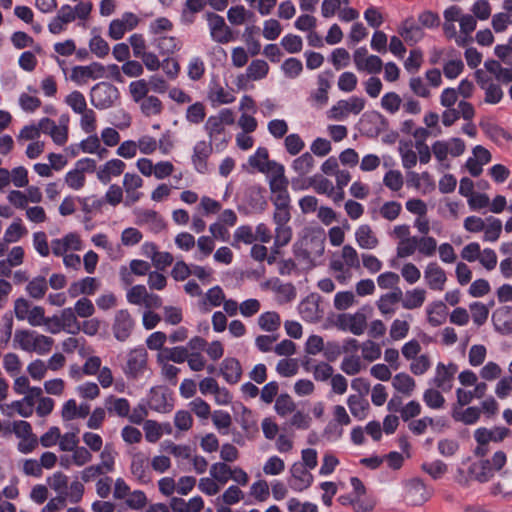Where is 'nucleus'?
<instances>
[{
	"mask_svg": "<svg viewBox=\"0 0 512 512\" xmlns=\"http://www.w3.org/2000/svg\"><path fill=\"white\" fill-rule=\"evenodd\" d=\"M234 123L235 114L230 108H223L216 115H211L206 120L204 129L216 151H223L226 148L230 139L226 126Z\"/></svg>",
	"mask_w": 512,
	"mask_h": 512,
	"instance_id": "1",
	"label": "nucleus"
},
{
	"mask_svg": "<svg viewBox=\"0 0 512 512\" xmlns=\"http://www.w3.org/2000/svg\"><path fill=\"white\" fill-rule=\"evenodd\" d=\"M14 343L22 351L46 355L51 351L54 340L35 330H17L14 334Z\"/></svg>",
	"mask_w": 512,
	"mask_h": 512,
	"instance_id": "2",
	"label": "nucleus"
},
{
	"mask_svg": "<svg viewBox=\"0 0 512 512\" xmlns=\"http://www.w3.org/2000/svg\"><path fill=\"white\" fill-rule=\"evenodd\" d=\"M360 268L358 252L351 245H344L339 258H334L330 262L336 280L341 284H346L352 279V269Z\"/></svg>",
	"mask_w": 512,
	"mask_h": 512,
	"instance_id": "3",
	"label": "nucleus"
},
{
	"mask_svg": "<svg viewBox=\"0 0 512 512\" xmlns=\"http://www.w3.org/2000/svg\"><path fill=\"white\" fill-rule=\"evenodd\" d=\"M148 369V353L144 347L129 350L122 365V372L128 379L138 380Z\"/></svg>",
	"mask_w": 512,
	"mask_h": 512,
	"instance_id": "4",
	"label": "nucleus"
},
{
	"mask_svg": "<svg viewBox=\"0 0 512 512\" xmlns=\"http://www.w3.org/2000/svg\"><path fill=\"white\" fill-rule=\"evenodd\" d=\"M465 143L460 138H450L448 140H437L432 146L431 150L439 162L444 168H449L448 156L459 157L465 152Z\"/></svg>",
	"mask_w": 512,
	"mask_h": 512,
	"instance_id": "5",
	"label": "nucleus"
},
{
	"mask_svg": "<svg viewBox=\"0 0 512 512\" xmlns=\"http://www.w3.org/2000/svg\"><path fill=\"white\" fill-rule=\"evenodd\" d=\"M96 170V161L92 158H81L64 176L65 184L74 191L81 190L86 184V173Z\"/></svg>",
	"mask_w": 512,
	"mask_h": 512,
	"instance_id": "6",
	"label": "nucleus"
},
{
	"mask_svg": "<svg viewBox=\"0 0 512 512\" xmlns=\"http://www.w3.org/2000/svg\"><path fill=\"white\" fill-rule=\"evenodd\" d=\"M368 307H362L355 313H343L337 316L335 326L344 332H350L353 335L360 336L367 329Z\"/></svg>",
	"mask_w": 512,
	"mask_h": 512,
	"instance_id": "7",
	"label": "nucleus"
},
{
	"mask_svg": "<svg viewBox=\"0 0 512 512\" xmlns=\"http://www.w3.org/2000/svg\"><path fill=\"white\" fill-rule=\"evenodd\" d=\"M294 255L304 262H311L312 258L320 257L324 252V234L319 232L311 238L305 237L293 246Z\"/></svg>",
	"mask_w": 512,
	"mask_h": 512,
	"instance_id": "8",
	"label": "nucleus"
},
{
	"mask_svg": "<svg viewBox=\"0 0 512 512\" xmlns=\"http://www.w3.org/2000/svg\"><path fill=\"white\" fill-rule=\"evenodd\" d=\"M366 101L359 96H351L337 101L328 111V118L336 121H344L350 115H358L365 108Z\"/></svg>",
	"mask_w": 512,
	"mask_h": 512,
	"instance_id": "9",
	"label": "nucleus"
},
{
	"mask_svg": "<svg viewBox=\"0 0 512 512\" xmlns=\"http://www.w3.org/2000/svg\"><path fill=\"white\" fill-rule=\"evenodd\" d=\"M118 99V89L114 85L106 82L96 84L90 92V102L99 110H105L112 107Z\"/></svg>",
	"mask_w": 512,
	"mask_h": 512,
	"instance_id": "10",
	"label": "nucleus"
},
{
	"mask_svg": "<svg viewBox=\"0 0 512 512\" xmlns=\"http://www.w3.org/2000/svg\"><path fill=\"white\" fill-rule=\"evenodd\" d=\"M510 434V430L506 427H493L491 429L488 428H478L474 432V438L478 444L475 449V454L478 456H484L488 452L487 445L490 442L500 443L502 442L508 435Z\"/></svg>",
	"mask_w": 512,
	"mask_h": 512,
	"instance_id": "11",
	"label": "nucleus"
},
{
	"mask_svg": "<svg viewBox=\"0 0 512 512\" xmlns=\"http://www.w3.org/2000/svg\"><path fill=\"white\" fill-rule=\"evenodd\" d=\"M44 312L43 307L32 305L25 298H18L14 302L15 317L19 321H27L33 327L42 326Z\"/></svg>",
	"mask_w": 512,
	"mask_h": 512,
	"instance_id": "12",
	"label": "nucleus"
},
{
	"mask_svg": "<svg viewBox=\"0 0 512 512\" xmlns=\"http://www.w3.org/2000/svg\"><path fill=\"white\" fill-rule=\"evenodd\" d=\"M206 20L210 37L214 42L226 44L233 39L232 30L222 16L215 13H207Z\"/></svg>",
	"mask_w": 512,
	"mask_h": 512,
	"instance_id": "13",
	"label": "nucleus"
},
{
	"mask_svg": "<svg viewBox=\"0 0 512 512\" xmlns=\"http://www.w3.org/2000/svg\"><path fill=\"white\" fill-rule=\"evenodd\" d=\"M457 371L458 367L455 363L444 364L439 362L435 367L431 384L443 392H449L453 388L454 377Z\"/></svg>",
	"mask_w": 512,
	"mask_h": 512,
	"instance_id": "14",
	"label": "nucleus"
},
{
	"mask_svg": "<svg viewBox=\"0 0 512 512\" xmlns=\"http://www.w3.org/2000/svg\"><path fill=\"white\" fill-rule=\"evenodd\" d=\"M139 17L132 12H125L120 18L110 22L108 35L113 40H120L124 35L135 29L139 25Z\"/></svg>",
	"mask_w": 512,
	"mask_h": 512,
	"instance_id": "15",
	"label": "nucleus"
},
{
	"mask_svg": "<svg viewBox=\"0 0 512 512\" xmlns=\"http://www.w3.org/2000/svg\"><path fill=\"white\" fill-rule=\"evenodd\" d=\"M432 496V490L420 479H411L404 484V498L412 505H421Z\"/></svg>",
	"mask_w": 512,
	"mask_h": 512,
	"instance_id": "16",
	"label": "nucleus"
},
{
	"mask_svg": "<svg viewBox=\"0 0 512 512\" xmlns=\"http://www.w3.org/2000/svg\"><path fill=\"white\" fill-rule=\"evenodd\" d=\"M289 473L288 485L295 492L307 490L314 481L311 470L305 468L300 462L293 463Z\"/></svg>",
	"mask_w": 512,
	"mask_h": 512,
	"instance_id": "17",
	"label": "nucleus"
},
{
	"mask_svg": "<svg viewBox=\"0 0 512 512\" xmlns=\"http://www.w3.org/2000/svg\"><path fill=\"white\" fill-rule=\"evenodd\" d=\"M50 246L52 253L60 257V255H64L65 253L82 250L83 242L78 233L70 232L61 238L53 239Z\"/></svg>",
	"mask_w": 512,
	"mask_h": 512,
	"instance_id": "18",
	"label": "nucleus"
},
{
	"mask_svg": "<svg viewBox=\"0 0 512 512\" xmlns=\"http://www.w3.org/2000/svg\"><path fill=\"white\" fill-rule=\"evenodd\" d=\"M353 60L358 71L377 74L382 70L383 62L376 55H368L366 48H358L353 53Z\"/></svg>",
	"mask_w": 512,
	"mask_h": 512,
	"instance_id": "19",
	"label": "nucleus"
},
{
	"mask_svg": "<svg viewBox=\"0 0 512 512\" xmlns=\"http://www.w3.org/2000/svg\"><path fill=\"white\" fill-rule=\"evenodd\" d=\"M134 320L127 309L115 313L112 325L114 337L121 342L126 341L134 329Z\"/></svg>",
	"mask_w": 512,
	"mask_h": 512,
	"instance_id": "20",
	"label": "nucleus"
},
{
	"mask_svg": "<svg viewBox=\"0 0 512 512\" xmlns=\"http://www.w3.org/2000/svg\"><path fill=\"white\" fill-rule=\"evenodd\" d=\"M105 76V67L98 62L86 66H75L72 68L70 79L81 85L88 80H96Z\"/></svg>",
	"mask_w": 512,
	"mask_h": 512,
	"instance_id": "21",
	"label": "nucleus"
},
{
	"mask_svg": "<svg viewBox=\"0 0 512 512\" xmlns=\"http://www.w3.org/2000/svg\"><path fill=\"white\" fill-rule=\"evenodd\" d=\"M424 280L429 289L443 291L447 282V275L437 262L431 261L424 268Z\"/></svg>",
	"mask_w": 512,
	"mask_h": 512,
	"instance_id": "22",
	"label": "nucleus"
},
{
	"mask_svg": "<svg viewBox=\"0 0 512 512\" xmlns=\"http://www.w3.org/2000/svg\"><path fill=\"white\" fill-rule=\"evenodd\" d=\"M207 99L213 107L229 105L235 102L234 90L223 87L217 81H211L208 86Z\"/></svg>",
	"mask_w": 512,
	"mask_h": 512,
	"instance_id": "23",
	"label": "nucleus"
},
{
	"mask_svg": "<svg viewBox=\"0 0 512 512\" xmlns=\"http://www.w3.org/2000/svg\"><path fill=\"white\" fill-rule=\"evenodd\" d=\"M147 405L150 409L160 413H167L173 408L172 399L168 391L161 386L150 389Z\"/></svg>",
	"mask_w": 512,
	"mask_h": 512,
	"instance_id": "24",
	"label": "nucleus"
},
{
	"mask_svg": "<svg viewBox=\"0 0 512 512\" xmlns=\"http://www.w3.org/2000/svg\"><path fill=\"white\" fill-rule=\"evenodd\" d=\"M213 148L214 144L211 141L207 142L205 140L198 141L194 145L191 160L198 173L204 174L208 171L207 160Z\"/></svg>",
	"mask_w": 512,
	"mask_h": 512,
	"instance_id": "25",
	"label": "nucleus"
},
{
	"mask_svg": "<svg viewBox=\"0 0 512 512\" xmlns=\"http://www.w3.org/2000/svg\"><path fill=\"white\" fill-rule=\"evenodd\" d=\"M332 74L329 72L321 73L317 78V89L311 92L309 100L313 106L323 107L328 102V91L331 88L330 79Z\"/></svg>",
	"mask_w": 512,
	"mask_h": 512,
	"instance_id": "26",
	"label": "nucleus"
},
{
	"mask_svg": "<svg viewBox=\"0 0 512 512\" xmlns=\"http://www.w3.org/2000/svg\"><path fill=\"white\" fill-rule=\"evenodd\" d=\"M126 168V164L117 158L106 161L103 165L96 167L97 179L102 184H108L113 177L120 176Z\"/></svg>",
	"mask_w": 512,
	"mask_h": 512,
	"instance_id": "27",
	"label": "nucleus"
},
{
	"mask_svg": "<svg viewBox=\"0 0 512 512\" xmlns=\"http://www.w3.org/2000/svg\"><path fill=\"white\" fill-rule=\"evenodd\" d=\"M403 292L400 288L394 289L392 292L383 294L376 301V306L384 317H391L397 311V304L402 299Z\"/></svg>",
	"mask_w": 512,
	"mask_h": 512,
	"instance_id": "28",
	"label": "nucleus"
},
{
	"mask_svg": "<svg viewBox=\"0 0 512 512\" xmlns=\"http://www.w3.org/2000/svg\"><path fill=\"white\" fill-rule=\"evenodd\" d=\"M357 245L366 250H374L379 246V239L369 224H361L355 229Z\"/></svg>",
	"mask_w": 512,
	"mask_h": 512,
	"instance_id": "29",
	"label": "nucleus"
},
{
	"mask_svg": "<svg viewBox=\"0 0 512 512\" xmlns=\"http://www.w3.org/2000/svg\"><path fill=\"white\" fill-rule=\"evenodd\" d=\"M248 165L261 173L269 174L272 165H280L276 161L269 160V152L265 147H258L254 154L248 158Z\"/></svg>",
	"mask_w": 512,
	"mask_h": 512,
	"instance_id": "30",
	"label": "nucleus"
},
{
	"mask_svg": "<svg viewBox=\"0 0 512 512\" xmlns=\"http://www.w3.org/2000/svg\"><path fill=\"white\" fill-rule=\"evenodd\" d=\"M99 281L94 277H85L70 284L67 292L71 298L80 295H93L99 289Z\"/></svg>",
	"mask_w": 512,
	"mask_h": 512,
	"instance_id": "31",
	"label": "nucleus"
},
{
	"mask_svg": "<svg viewBox=\"0 0 512 512\" xmlns=\"http://www.w3.org/2000/svg\"><path fill=\"white\" fill-rule=\"evenodd\" d=\"M220 374L229 384H236L242 377L240 362L234 357L225 358L220 364Z\"/></svg>",
	"mask_w": 512,
	"mask_h": 512,
	"instance_id": "32",
	"label": "nucleus"
},
{
	"mask_svg": "<svg viewBox=\"0 0 512 512\" xmlns=\"http://www.w3.org/2000/svg\"><path fill=\"white\" fill-rule=\"evenodd\" d=\"M41 126L44 127V134L49 135L55 144L62 146L67 142L68 127L66 125H57L52 119L44 117Z\"/></svg>",
	"mask_w": 512,
	"mask_h": 512,
	"instance_id": "33",
	"label": "nucleus"
},
{
	"mask_svg": "<svg viewBox=\"0 0 512 512\" xmlns=\"http://www.w3.org/2000/svg\"><path fill=\"white\" fill-rule=\"evenodd\" d=\"M130 471L134 478L141 483H148L151 480L148 459L142 453H136L133 455Z\"/></svg>",
	"mask_w": 512,
	"mask_h": 512,
	"instance_id": "34",
	"label": "nucleus"
},
{
	"mask_svg": "<svg viewBox=\"0 0 512 512\" xmlns=\"http://www.w3.org/2000/svg\"><path fill=\"white\" fill-rule=\"evenodd\" d=\"M154 46L159 55L169 57L178 52L182 47V42L175 36H158L154 38Z\"/></svg>",
	"mask_w": 512,
	"mask_h": 512,
	"instance_id": "35",
	"label": "nucleus"
},
{
	"mask_svg": "<svg viewBox=\"0 0 512 512\" xmlns=\"http://www.w3.org/2000/svg\"><path fill=\"white\" fill-rule=\"evenodd\" d=\"M487 384L485 382H480L479 384H476V387H473V389H467V388H458L456 389V398H457V404L460 407H464L471 403L473 399H480L484 397L486 391H487Z\"/></svg>",
	"mask_w": 512,
	"mask_h": 512,
	"instance_id": "36",
	"label": "nucleus"
},
{
	"mask_svg": "<svg viewBox=\"0 0 512 512\" xmlns=\"http://www.w3.org/2000/svg\"><path fill=\"white\" fill-rule=\"evenodd\" d=\"M412 316L410 314L402 315L392 321L389 328V336L393 341H400L407 337L410 331Z\"/></svg>",
	"mask_w": 512,
	"mask_h": 512,
	"instance_id": "37",
	"label": "nucleus"
},
{
	"mask_svg": "<svg viewBox=\"0 0 512 512\" xmlns=\"http://www.w3.org/2000/svg\"><path fill=\"white\" fill-rule=\"evenodd\" d=\"M391 384L397 392L406 397H410L416 389L414 378L406 372L395 374L391 379Z\"/></svg>",
	"mask_w": 512,
	"mask_h": 512,
	"instance_id": "38",
	"label": "nucleus"
},
{
	"mask_svg": "<svg viewBox=\"0 0 512 512\" xmlns=\"http://www.w3.org/2000/svg\"><path fill=\"white\" fill-rule=\"evenodd\" d=\"M492 320L496 330L502 333L512 331V308L503 306L493 312Z\"/></svg>",
	"mask_w": 512,
	"mask_h": 512,
	"instance_id": "39",
	"label": "nucleus"
},
{
	"mask_svg": "<svg viewBox=\"0 0 512 512\" xmlns=\"http://www.w3.org/2000/svg\"><path fill=\"white\" fill-rule=\"evenodd\" d=\"M428 323L437 327L442 325L447 318V307L442 301H434L426 307Z\"/></svg>",
	"mask_w": 512,
	"mask_h": 512,
	"instance_id": "40",
	"label": "nucleus"
},
{
	"mask_svg": "<svg viewBox=\"0 0 512 512\" xmlns=\"http://www.w3.org/2000/svg\"><path fill=\"white\" fill-rule=\"evenodd\" d=\"M426 294V290L420 287L407 290L400 300L402 307L407 310L420 308L426 300Z\"/></svg>",
	"mask_w": 512,
	"mask_h": 512,
	"instance_id": "41",
	"label": "nucleus"
},
{
	"mask_svg": "<svg viewBox=\"0 0 512 512\" xmlns=\"http://www.w3.org/2000/svg\"><path fill=\"white\" fill-rule=\"evenodd\" d=\"M399 35L408 45H414L423 38L422 29L412 20H405L398 29Z\"/></svg>",
	"mask_w": 512,
	"mask_h": 512,
	"instance_id": "42",
	"label": "nucleus"
},
{
	"mask_svg": "<svg viewBox=\"0 0 512 512\" xmlns=\"http://www.w3.org/2000/svg\"><path fill=\"white\" fill-rule=\"evenodd\" d=\"M271 193L288 190V180L284 174V166L272 165L271 173L267 174Z\"/></svg>",
	"mask_w": 512,
	"mask_h": 512,
	"instance_id": "43",
	"label": "nucleus"
},
{
	"mask_svg": "<svg viewBox=\"0 0 512 512\" xmlns=\"http://www.w3.org/2000/svg\"><path fill=\"white\" fill-rule=\"evenodd\" d=\"M0 411L3 415L13 416L17 413L23 418H29L33 415L34 409L30 407L23 399L12 401L9 404H1Z\"/></svg>",
	"mask_w": 512,
	"mask_h": 512,
	"instance_id": "44",
	"label": "nucleus"
},
{
	"mask_svg": "<svg viewBox=\"0 0 512 512\" xmlns=\"http://www.w3.org/2000/svg\"><path fill=\"white\" fill-rule=\"evenodd\" d=\"M299 313L306 322L314 323L322 317L319 304L313 299H306L299 304Z\"/></svg>",
	"mask_w": 512,
	"mask_h": 512,
	"instance_id": "45",
	"label": "nucleus"
},
{
	"mask_svg": "<svg viewBox=\"0 0 512 512\" xmlns=\"http://www.w3.org/2000/svg\"><path fill=\"white\" fill-rule=\"evenodd\" d=\"M189 357L188 349L184 346L164 348L157 355V361H172L174 363H183Z\"/></svg>",
	"mask_w": 512,
	"mask_h": 512,
	"instance_id": "46",
	"label": "nucleus"
},
{
	"mask_svg": "<svg viewBox=\"0 0 512 512\" xmlns=\"http://www.w3.org/2000/svg\"><path fill=\"white\" fill-rule=\"evenodd\" d=\"M59 317L63 326V331L73 335L80 332V322L78 321V316L72 307L64 308Z\"/></svg>",
	"mask_w": 512,
	"mask_h": 512,
	"instance_id": "47",
	"label": "nucleus"
},
{
	"mask_svg": "<svg viewBox=\"0 0 512 512\" xmlns=\"http://www.w3.org/2000/svg\"><path fill=\"white\" fill-rule=\"evenodd\" d=\"M484 66L499 82L509 83L512 81V65L510 67H503L496 60H488L484 63Z\"/></svg>",
	"mask_w": 512,
	"mask_h": 512,
	"instance_id": "48",
	"label": "nucleus"
},
{
	"mask_svg": "<svg viewBox=\"0 0 512 512\" xmlns=\"http://www.w3.org/2000/svg\"><path fill=\"white\" fill-rule=\"evenodd\" d=\"M79 147L83 153L97 154L100 158L107 154V150L101 147L100 138L94 133L89 134L86 139H83Z\"/></svg>",
	"mask_w": 512,
	"mask_h": 512,
	"instance_id": "49",
	"label": "nucleus"
},
{
	"mask_svg": "<svg viewBox=\"0 0 512 512\" xmlns=\"http://www.w3.org/2000/svg\"><path fill=\"white\" fill-rule=\"evenodd\" d=\"M243 498L244 494L241 489L236 485H231L214 500V505L230 506L239 503Z\"/></svg>",
	"mask_w": 512,
	"mask_h": 512,
	"instance_id": "50",
	"label": "nucleus"
},
{
	"mask_svg": "<svg viewBox=\"0 0 512 512\" xmlns=\"http://www.w3.org/2000/svg\"><path fill=\"white\" fill-rule=\"evenodd\" d=\"M480 409L475 406L467 407L466 409H459L455 407L452 412L454 420L462 422L466 425L476 423L480 418Z\"/></svg>",
	"mask_w": 512,
	"mask_h": 512,
	"instance_id": "51",
	"label": "nucleus"
},
{
	"mask_svg": "<svg viewBox=\"0 0 512 512\" xmlns=\"http://www.w3.org/2000/svg\"><path fill=\"white\" fill-rule=\"evenodd\" d=\"M347 405L355 418L362 420L367 416L369 403L360 395H350L347 399Z\"/></svg>",
	"mask_w": 512,
	"mask_h": 512,
	"instance_id": "52",
	"label": "nucleus"
},
{
	"mask_svg": "<svg viewBox=\"0 0 512 512\" xmlns=\"http://www.w3.org/2000/svg\"><path fill=\"white\" fill-rule=\"evenodd\" d=\"M41 125L42 119H40L38 123H30L28 125H25L19 131V134L17 135V141L19 143L24 141H38L41 133H44V127H42Z\"/></svg>",
	"mask_w": 512,
	"mask_h": 512,
	"instance_id": "53",
	"label": "nucleus"
},
{
	"mask_svg": "<svg viewBox=\"0 0 512 512\" xmlns=\"http://www.w3.org/2000/svg\"><path fill=\"white\" fill-rule=\"evenodd\" d=\"M257 323L261 330L266 332H274L279 329L281 325V319L277 312L267 311L258 317Z\"/></svg>",
	"mask_w": 512,
	"mask_h": 512,
	"instance_id": "54",
	"label": "nucleus"
},
{
	"mask_svg": "<svg viewBox=\"0 0 512 512\" xmlns=\"http://www.w3.org/2000/svg\"><path fill=\"white\" fill-rule=\"evenodd\" d=\"M105 407L109 412H114L119 417H127L130 412L129 401L125 398L109 396L105 400Z\"/></svg>",
	"mask_w": 512,
	"mask_h": 512,
	"instance_id": "55",
	"label": "nucleus"
},
{
	"mask_svg": "<svg viewBox=\"0 0 512 512\" xmlns=\"http://www.w3.org/2000/svg\"><path fill=\"white\" fill-rule=\"evenodd\" d=\"M314 163L315 161L312 154L306 152L293 160L291 168L298 175L304 176L312 171Z\"/></svg>",
	"mask_w": 512,
	"mask_h": 512,
	"instance_id": "56",
	"label": "nucleus"
},
{
	"mask_svg": "<svg viewBox=\"0 0 512 512\" xmlns=\"http://www.w3.org/2000/svg\"><path fill=\"white\" fill-rule=\"evenodd\" d=\"M440 389L436 387L428 388L423 393V401L431 409L439 410L445 405V398Z\"/></svg>",
	"mask_w": 512,
	"mask_h": 512,
	"instance_id": "57",
	"label": "nucleus"
},
{
	"mask_svg": "<svg viewBox=\"0 0 512 512\" xmlns=\"http://www.w3.org/2000/svg\"><path fill=\"white\" fill-rule=\"evenodd\" d=\"M502 222L493 216L487 217L485 229L483 230V240L486 242H495L499 239L502 232Z\"/></svg>",
	"mask_w": 512,
	"mask_h": 512,
	"instance_id": "58",
	"label": "nucleus"
},
{
	"mask_svg": "<svg viewBox=\"0 0 512 512\" xmlns=\"http://www.w3.org/2000/svg\"><path fill=\"white\" fill-rule=\"evenodd\" d=\"M117 452L111 444H106L100 452V463L97 464L105 473L113 472Z\"/></svg>",
	"mask_w": 512,
	"mask_h": 512,
	"instance_id": "59",
	"label": "nucleus"
},
{
	"mask_svg": "<svg viewBox=\"0 0 512 512\" xmlns=\"http://www.w3.org/2000/svg\"><path fill=\"white\" fill-rule=\"evenodd\" d=\"M470 470L479 482L489 481L495 473L488 459L472 464Z\"/></svg>",
	"mask_w": 512,
	"mask_h": 512,
	"instance_id": "60",
	"label": "nucleus"
},
{
	"mask_svg": "<svg viewBox=\"0 0 512 512\" xmlns=\"http://www.w3.org/2000/svg\"><path fill=\"white\" fill-rule=\"evenodd\" d=\"M269 69V65L266 61L256 59L248 65L246 72L251 81H259L268 75Z\"/></svg>",
	"mask_w": 512,
	"mask_h": 512,
	"instance_id": "61",
	"label": "nucleus"
},
{
	"mask_svg": "<svg viewBox=\"0 0 512 512\" xmlns=\"http://www.w3.org/2000/svg\"><path fill=\"white\" fill-rule=\"evenodd\" d=\"M48 284L43 276H37L28 282L26 292L33 299H42L46 294Z\"/></svg>",
	"mask_w": 512,
	"mask_h": 512,
	"instance_id": "62",
	"label": "nucleus"
},
{
	"mask_svg": "<svg viewBox=\"0 0 512 512\" xmlns=\"http://www.w3.org/2000/svg\"><path fill=\"white\" fill-rule=\"evenodd\" d=\"M232 466L224 462H216L211 465L209 474L224 486L231 478Z\"/></svg>",
	"mask_w": 512,
	"mask_h": 512,
	"instance_id": "63",
	"label": "nucleus"
},
{
	"mask_svg": "<svg viewBox=\"0 0 512 512\" xmlns=\"http://www.w3.org/2000/svg\"><path fill=\"white\" fill-rule=\"evenodd\" d=\"M364 368L361 357L356 354L345 356L341 362V370L350 376L358 374Z\"/></svg>",
	"mask_w": 512,
	"mask_h": 512,
	"instance_id": "64",
	"label": "nucleus"
}]
</instances>
